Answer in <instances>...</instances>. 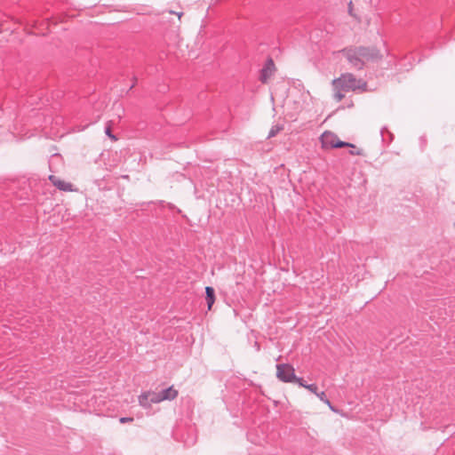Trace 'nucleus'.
I'll list each match as a JSON object with an SVG mask.
<instances>
[{
    "instance_id": "nucleus-14",
    "label": "nucleus",
    "mask_w": 455,
    "mask_h": 455,
    "mask_svg": "<svg viewBox=\"0 0 455 455\" xmlns=\"http://www.w3.org/2000/svg\"><path fill=\"white\" fill-rule=\"evenodd\" d=\"M306 389L315 394V395L318 393V387L315 384H308L307 387H306Z\"/></svg>"
},
{
    "instance_id": "nucleus-9",
    "label": "nucleus",
    "mask_w": 455,
    "mask_h": 455,
    "mask_svg": "<svg viewBox=\"0 0 455 455\" xmlns=\"http://www.w3.org/2000/svg\"><path fill=\"white\" fill-rule=\"evenodd\" d=\"M139 403L140 406H142L144 408H148L151 405V402L149 401L148 392L143 393L139 396Z\"/></svg>"
},
{
    "instance_id": "nucleus-17",
    "label": "nucleus",
    "mask_w": 455,
    "mask_h": 455,
    "mask_svg": "<svg viewBox=\"0 0 455 455\" xmlns=\"http://www.w3.org/2000/svg\"><path fill=\"white\" fill-rule=\"evenodd\" d=\"M350 154L353 155V156H361L362 155V151L361 150L350 151Z\"/></svg>"
},
{
    "instance_id": "nucleus-11",
    "label": "nucleus",
    "mask_w": 455,
    "mask_h": 455,
    "mask_svg": "<svg viewBox=\"0 0 455 455\" xmlns=\"http://www.w3.org/2000/svg\"><path fill=\"white\" fill-rule=\"evenodd\" d=\"M148 394H149V401L151 402V403H158L163 402V398L160 395V392H158V393L148 392Z\"/></svg>"
},
{
    "instance_id": "nucleus-1",
    "label": "nucleus",
    "mask_w": 455,
    "mask_h": 455,
    "mask_svg": "<svg viewBox=\"0 0 455 455\" xmlns=\"http://www.w3.org/2000/svg\"><path fill=\"white\" fill-rule=\"evenodd\" d=\"M350 66L357 70L363 68L368 61L382 59L383 54L375 47L351 46L341 51Z\"/></svg>"
},
{
    "instance_id": "nucleus-5",
    "label": "nucleus",
    "mask_w": 455,
    "mask_h": 455,
    "mask_svg": "<svg viewBox=\"0 0 455 455\" xmlns=\"http://www.w3.org/2000/svg\"><path fill=\"white\" fill-rule=\"evenodd\" d=\"M275 71V63L272 59H268L260 71L259 80L266 84Z\"/></svg>"
},
{
    "instance_id": "nucleus-8",
    "label": "nucleus",
    "mask_w": 455,
    "mask_h": 455,
    "mask_svg": "<svg viewBox=\"0 0 455 455\" xmlns=\"http://www.w3.org/2000/svg\"><path fill=\"white\" fill-rule=\"evenodd\" d=\"M205 293H206L205 299H206L208 309L210 310L215 301L214 289L212 287L207 286L205 288Z\"/></svg>"
},
{
    "instance_id": "nucleus-7",
    "label": "nucleus",
    "mask_w": 455,
    "mask_h": 455,
    "mask_svg": "<svg viewBox=\"0 0 455 455\" xmlns=\"http://www.w3.org/2000/svg\"><path fill=\"white\" fill-rule=\"evenodd\" d=\"M160 395L163 398V401L165 400H173L178 396V391L173 388V387H170L166 389H164L160 392Z\"/></svg>"
},
{
    "instance_id": "nucleus-13",
    "label": "nucleus",
    "mask_w": 455,
    "mask_h": 455,
    "mask_svg": "<svg viewBox=\"0 0 455 455\" xmlns=\"http://www.w3.org/2000/svg\"><path fill=\"white\" fill-rule=\"evenodd\" d=\"M293 382L297 383L299 387L306 388L308 384L306 383V381L302 378H299L296 376V379L293 380Z\"/></svg>"
},
{
    "instance_id": "nucleus-16",
    "label": "nucleus",
    "mask_w": 455,
    "mask_h": 455,
    "mask_svg": "<svg viewBox=\"0 0 455 455\" xmlns=\"http://www.w3.org/2000/svg\"><path fill=\"white\" fill-rule=\"evenodd\" d=\"M133 420L132 418H130V417H123L119 419V421L121 423H127V422H132Z\"/></svg>"
},
{
    "instance_id": "nucleus-2",
    "label": "nucleus",
    "mask_w": 455,
    "mask_h": 455,
    "mask_svg": "<svg viewBox=\"0 0 455 455\" xmlns=\"http://www.w3.org/2000/svg\"><path fill=\"white\" fill-rule=\"evenodd\" d=\"M331 84L334 90L333 98L337 102L345 98L343 92L365 90L367 86L366 82L357 79L351 73L342 74L339 77L333 79Z\"/></svg>"
},
{
    "instance_id": "nucleus-4",
    "label": "nucleus",
    "mask_w": 455,
    "mask_h": 455,
    "mask_svg": "<svg viewBox=\"0 0 455 455\" xmlns=\"http://www.w3.org/2000/svg\"><path fill=\"white\" fill-rule=\"evenodd\" d=\"M276 377L283 382H293L296 379L295 370L292 365L280 363L276 365Z\"/></svg>"
},
{
    "instance_id": "nucleus-6",
    "label": "nucleus",
    "mask_w": 455,
    "mask_h": 455,
    "mask_svg": "<svg viewBox=\"0 0 455 455\" xmlns=\"http://www.w3.org/2000/svg\"><path fill=\"white\" fill-rule=\"evenodd\" d=\"M49 180L52 183L54 187H56L58 189L61 191L69 192L75 190L73 184L62 180L55 175H50Z\"/></svg>"
},
{
    "instance_id": "nucleus-10",
    "label": "nucleus",
    "mask_w": 455,
    "mask_h": 455,
    "mask_svg": "<svg viewBox=\"0 0 455 455\" xmlns=\"http://www.w3.org/2000/svg\"><path fill=\"white\" fill-rule=\"evenodd\" d=\"M316 396L322 401L325 404L328 405V407L332 411H336V410L334 409V407L332 406V404L331 403V402L329 401V399L327 398L326 396V394L325 392L322 391V392H318L316 394Z\"/></svg>"
},
{
    "instance_id": "nucleus-15",
    "label": "nucleus",
    "mask_w": 455,
    "mask_h": 455,
    "mask_svg": "<svg viewBox=\"0 0 455 455\" xmlns=\"http://www.w3.org/2000/svg\"><path fill=\"white\" fill-rule=\"evenodd\" d=\"M106 134L111 138L113 140H116V137L111 133V127L108 125L105 130Z\"/></svg>"
},
{
    "instance_id": "nucleus-12",
    "label": "nucleus",
    "mask_w": 455,
    "mask_h": 455,
    "mask_svg": "<svg viewBox=\"0 0 455 455\" xmlns=\"http://www.w3.org/2000/svg\"><path fill=\"white\" fill-rule=\"evenodd\" d=\"M283 126L282 125H273L268 132V135H267V138H273L275 137L276 134H278L282 130H283Z\"/></svg>"
},
{
    "instance_id": "nucleus-18",
    "label": "nucleus",
    "mask_w": 455,
    "mask_h": 455,
    "mask_svg": "<svg viewBox=\"0 0 455 455\" xmlns=\"http://www.w3.org/2000/svg\"><path fill=\"white\" fill-rule=\"evenodd\" d=\"M170 13L174 14V12L171 11ZM175 14H176V12H175ZM182 15H183V12H177V16L179 17L180 20Z\"/></svg>"
},
{
    "instance_id": "nucleus-3",
    "label": "nucleus",
    "mask_w": 455,
    "mask_h": 455,
    "mask_svg": "<svg viewBox=\"0 0 455 455\" xmlns=\"http://www.w3.org/2000/svg\"><path fill=\"white\" fill-rule=\"evenodd\" d=\"M320 141L322 144V148L323 149L338 148H345V147H349V148H355L351 143L339 140L338 136L330 131H326L321 135Z\"/></svg>"
}]
</instances>
